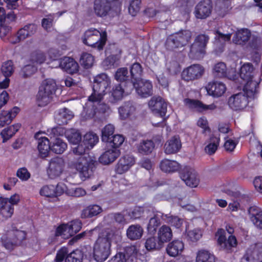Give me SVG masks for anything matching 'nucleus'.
I'll list each match as a JSON object with an SVG mask.
<instances>
[{
	"label": "nucleus",
	"instance_id": "nucleus-39",
	"mask_svg": "<svg viewBox=\"0 0 262 262\" xmlns=\"http://www.w3.org/2000/svg\"><path fill=\"white\" fill-rule=\"evenodd\" d=\"M135 110V107L132 103L127 102L119 108L118 112L121 119L124 120L133 115Z\"/></svg>",
	"mask_w": 262,
	"mask_h": 262
},
{
	"label": "nucleus",
	"instance_id": "nucleus-19",
	"mask_svg": "<svg viewBox=\"0 0 262 262\" xmlns=\"http://www.w3.org/2000/svg\"><path fill=\"white\" fill-rule=\"evenodd\" d=\"M204 72V68L199 64H192L184 69L182 73V78L186 80H193L200 78Z\"/></svg>",
	"mask_w": 262,
	"mask_h": 262
},
{
	"label": "nucleus",
	"instance_id": "nucleus-16",
	"mask_svg": "<svg viewBox=\"0 0 262 262\" xmlns=\"http://www.w3.org/2000/svg\"><path fill=\"white\" fill-rule=\"evenodd\" d=\"M243 261L262 262V243L251 245L244 256Z\"/></svg>",
	"mask_w": 262,
	"mask_h": 262
},
{
	"label": "nucleus",
	"instance_id": "nucleus-55",
	"mask_svg": "<svg viewBox=\"0 0 262 262\" xmlns=\"http://www.w3.org/2000/svg\"><path fill=\"white\" fill-rule=\"evenodd\" d=\"M115 127L112 124L106 125L102 130L101 139L103 142H108L114 133Z\"/></svg>",
	"mask_w": 262,
	"mask_h": 262
},
{
	"label": "nucleus",
	"instance_id": "nucleus-12",
	"mask_svg": "<svg viewBox=\"0 0 262 262\" xmlns=\"http://www.w3.org/2000/svg\"><path fill=\"white\" fill-rule=\"evenodd\" d=\"M215 237L217 244L223 250L229 251L237 246V242L235 236L231 235L227 239L225 230L223 229H218L215 234Z\"/></svg>",
	"mask_w": 262,
	"mask_h": 262
},
{
	"label": "nucleus",
	"instance_id": "nucleus-50",
	"mask_svg": "<svg viewBox=\"0 0 262 262\" xmlns=\"http://www.w3.org/2000/svg\"><path fill=\"white\" fill-rule=\"evenodd\" d=\"M2 202L0 199V215L5 219L11 217L14 212V207L7 203L4 204Z\"/></svg>",
	"mask_w": 262,
	"mask_h": 262
},
{
	"label": "nucleus",
	"instance_id": "nucleus-6",
	"mask_svg": "<svg viewBox=\"0 0 262 262\" xmlns=\"http://www.w3.org/2000/svg\"><path fill=\"white\" fill-rule=\"evenodd\" d=\"M106 32H100L96 29L91 28L87 30L82 37L83 43L98 50H102L106 41Z\"/></svg>",
	"mask_w": 262,
	"mask_h": 262
},
{
	"label": "nucleus",
	"instance_id": "nucleus-51",
	"mask_svg": "<svg viewBox=\"0 0 262 262\" xmlns=\"http://www.w3.org/2000/svg\"><path fill=\"white\" fill-rule=\"evenodd\" d=\"M80 62L84 68H90L93 65L94 62V57L90 53H83L81 56Z\"/></svg>",
	"mask_w": 262,
	"mask_h": 262
},
{
	"label": "nucleus",
	"instance_id": "nucleus-29",
	"mask_svg": "<svg viewBox=\"0 0 262 262\" xmlns=\"http://www.w3.org/2000/svg\"><path fill=\"white\" fill-rule=\"evenodd\" d=\"M251 36L250 31L247 29H242L236 31L232 38L234 43L241 46L245 45Z\"/></svg>",
	"mask_w": 262,
	"mask_h": 262
},
{
	"label": "nucleus",
	"instance_id": "nucleus-9",
	"mask_svg": "<svg viewBox=\"0 0 262 262\" xmlns=\"http://www.w3.org/2000/svg\"><path fill=\"white\" fill-rule=\"evenodd\" d=\"M192 32L189 30H181L168 37L166 45L169 49L183 47L190 40Z\"/></svg>",
	"mask_w": 262,
	"mask_h": 262
},
{
	"label": "nucleus",
	"instance_id": "nucleus-62",
	"mask_svg": "<svg viewBox=\"0 0 262 262\" xmlns=\"http://www.w3.org/2000/svg\"><path fill=\"white\" fill-rule=\"evenodd\" d=\"M31 60L33 63L41 64L44 62L47 61V59L45 53L40 51H38L32 54Z\"/></svg>",
	"mask_w": 262,
	"mask_h": 262
},
{
	"label": "nucleus",
	"instance_id": "nucleus-14",
	"mask_svg": "<svg viewBox=\"0 0 262 262\" xmlns=\"http://www.w3.org/2000/svg\"><path fill=\"white\" fill-rule=\"evenodd\" d=\"M66 188V185L61 183L55 186L51 184L45 185L40 188L39 194L45 198H56L63 194Z\"/></svg>",
	"mask_w": 262,
	"mask_h": 262
},
{
	"label": "nucleus",
	"instance_id": "nucleus-57",
	"mask_svg": "<svg viewBox=\"0 0 262 262\" xmlns=\"http://www.w3.org/2000/svg\"><path fill=\"white\" fill-rule=\"evenodd\" d=\"M127 256L128 257V259H130L132 261L137 260L138 259H140L141 254L139 253L138 250L135 246H131L127 248L126 250ZM137 262V261H136Z\"/></svg>",
	"mask_w": 262,
	"mask_h": 262
},
{
	"label": "nucleus",
	"instance_id": "nucleus-49",
	"mask_svg": "<svg viewBox=\"0 0 262 262\" xmlns=\"http://www.w3.org/2000/svg\"><path fill=\"white\" fill-rule=\"evenodd\" d=\"M55 235L61 236L63 238H69L73 235V232H72L68 223L58 226L56 229Z\"/></svg>",
	"mask_w": 262,
	"mask_h": 262
},
{
	"label": "nucleus",
	"instance_id": "nucleus-43",
	"mask_svg": "<svg viewBox=\"0 0 262 262\" xmlns=\"http://www.w3.org/2000/svg\"><path fill=\"white\" fill-rule=\"evenodd\" d=\"M14 235L15 236L16 239H13V243L5 241V237H3L2 239L3 241V244L6 249L8 250L12 249L14 246L20 244L21 241L24 240L26 237V233L23 231H16L14 233Z\"/></svg>",
	"mask_w": 262,
	"mask_h": 262
},
{
	"label": "nucleus",
	"instance_id": "nucleus-2",
	"mask_svg": "<svg viewBox=\"0 0 262 262\" xmlns=\"http://www.w3.org/2000/svg\"><path fill=\"white\" fill-rule=\"evenodd\" d=\"M121 235L114 229L106 228L98 235L93 248V257L97 261H105L111 254V247L112 242L120 240Z\"/></svg>",
	"mask_w": 262,
	"mask_h": 262
},
{
	"label": "nucleus",
	"instance_id": "nucleus-45",
	"mask_svg": "<svg viewBox=\"0 0 262 262\" xmlns=\"http://www.w3.org/2000/svg\"><path fill=\"white\" fill-rule=\"evenodd\" d=\"M196 262H215V257L209 251L202 249L197 253Z\"/></svg>",
	"mask_w": 262,
	"mask_h": 262
},
{
	"label": "nucleus",
	"instance_id": "nucleus-61",
	"mask_svg": "<svg viewBox=\"0 0 262 262\" xmlns=\"http://www.w3.org/2000/svg\"><path fill=\"white\" fill-rule=\"evenodd\" d=\"M164 216L166 222L177 228H180L183 224V220L178 216H168L167 214H165Z\"/></svg>",
	"mask_w": 262,
	"mask_h": 262
},
{
	"label": "nucleus",
	"instance_id": "nucleus-18",
	"mask_svg": "<svg viewBox=\"0 0 262 262\" xmlns=\"http://www.w3.org/2000/svg\"><path fill=\"white\" fill-rule=\"evenodd\" d=\"M150 110L155 114H159L164 117L167 112V104L161 97H153L148 102Z\"/></svg>",
	"mask_w": 262,
	"mask_h": 262
},
{
	"label": "nucleus",
	"instance_id": "nucleus-34",
	"mask_svg": "<svg viewBox=\"0 0 262 262\" xmlns=\"http://www.w3.org/2000/svg\"><path fill=\"white\" fill-rule=\"evenodd\" d=\"M160 167L164 172L172 173L178 171L180 165L176 161L164 159L161 161Z\"/></svg>",
	"mask_w": 262,
	"mask_h": 262
},
{
	"label": "nucleus",
	"instance_id": "nucleus-21",
	"mask_svg": "<svg viewBox=\"0 0 262 262\" xmlns=\"http://www.w3.org/2000/svg\"><path fill=\"white\" fill-rule=\"evenodd\" d=\"M212 10V5L210 0H203L196 6L194 12L197 18L205 19L210 15Z\"/></svg>",
	"mask_w": 262,
	"mask_h": 262
},
{
	"label": "nucleus",
	"instance_id": "nucleus-33",
	"mask_svg": "<svg viewBox=\"0 0 262 262\" xmlns=\"http://www.w3.org/2000/svg\"><path fill=\"white\" fill-rule=\"evenodd\" d=\"M73 113L68 108H63L57 111L55 114V119L57 124L63 125L67 124L68 121L73 118Z\"/></svg>",
	"mask_w": 262,
	"mask_h": 262
},
{
	"label": "nucleus",
	"instance_id": "nucleus-64",
	"mask_svg": "<svg viewBox=\"0 0 262 262\" xmlns=\"http://www.w3.org/2000/svg\"><path fill=\"white\" fill-rule=\"evenodd\" d=\"M82 255L79 251H73L68 255L65 262H81Z\"/></svg>",
	"mask_w": 262,
	"mask_h": 262
},
{
	"label": "nucleus",
	"instance_id": "nucleus-38",
	"mask_svg": "<svg viewBox=\"0 0 262 262\" xmlns=\"http://www.w3.org/2000/svg\"><path fill=\"white\" fill-rule=\"evenodd\" d=\"M143 233L142 227L138 225H132L129 226L126 230V235L131 240L140 239Z\"/></svg>",
	"mask_w": 262,
	"mask_h": 262
},
{
	"label": "nucleus",
	"instance_id": "nucleus-10",
	"mask_svg": "<svg viewBox=\"0 0 262 262\" xmlns=\"http://www.w3.org/2000/svg\"><path fill=\"white\" fill-rule=\"evenodd\" d=\"M101 101L98 103L94 102H90L88 99L81 113L82 117L86 120L93 118L97 113L103 114L110 112V107L105 103H101Z\"/></svg>",
	"mask_w": 262,
	"mask_h": 262
},
{
	"label": "nucleus",
	"instance_id": "nucleus-41",
	"mask_svg": "<svg viewBox=\"0 0 262 262\" xmlns=\"http://www.w3.org/2000/svg\"><path fill=\"white\" fill-rule=\"evenodd\" d=\"M164 215L162 212H158L154 215V217L149 220L147 226V230L149 232H154L156 231L157 227L160 225L161 219L165 221Z\"/></svg>",
	"mask_w": 262,
	"mask_h": 262
},
{
	"label": "nucleus",
	"instance_id": "nucleus-25",
	"mask_svg": "<svg viewBox=\"0 0 262 262\" xmlns=\"http://www.w3.org/2000/svg\"><path fill=\"white\" fill-rule=\"evenodd\" d=\"M58 63L62 70L70 74L77 73L79 71L78 63L72 58L65 57Z\"/></svg>",
	"mask_w": 262,
	"mask_h": 262
},
{
	"label": "nucleus",
	"instance_id": "nucleus-31",
	"mask_svg": "<svg viewBox=\"0 0 262 262\" xmlns=\"http://www.w3.org/2000/svg\"><path fill=\"white\" fill-rule=\"evenodd\" d=\"M155 148V144L151 140H142L136 144V149L139 154L148 155Z\"/></svg>",
	"mask_w": 262,
	"mask_h": 262
},
{
	"label": "nucleus",
	"instance_id": "nucleus-56",
	"mask_svg": "<svg viewBox=\"0 0 262 262\" xmlns=\"http://www.w3.org/2000/svg\"><path fill=\"white\" fill-rule=\"evenodd\" d=\"M231 33L223 34L219 31H216L215 36V44L216 46L224 45L226 41L230 40Z\"/></svg>",
	"mask_w": 262,
	"mask_h": 262
},
{
	"label": "nucleus",
	"instance_id": "nucleus-5",
	"mask_svg": "<svg viewBox=\"0 0 262 262\" xmlns=\"http://www.w3.org/2000/svg\"><path fill=\"white\" fill-rule=\"evenodd\" d=\"M56 87V83L52 79H47L42 82L36 96V100L39 106H45L51 102Z\"/></svg>",
	"mask_w": 262,
	"mask_h": 262
},
{
	"label": "nucleus",
	"instance_id": "nucleus-28",
	"mask_svg": "<svg viewBox=\"0 0 262 262\" xmlns=\"http://www.w3.org/2000/svg\"><path fill=\"white\" fill-rule=\"evenodd\" d=\"M130 91V88L129 89L127 87L125 88H123L122 84L114 85L110 92L112 98L111 100L112 102L115 103L121 100L124 96L128 94Z\"/></svg>",
	"mask_w": 262,
	"mask_h": 262
},
{
	"label": "nucleus",
	"instance_id": "nucleus-35",
	"mask_svg": "<svg viewBox=\"0 0 262 262\" xmlns=\"http://www.w3.org/2000/svg\"><path fill=\"white\" fill-rule=\"evenodd\" d=\"M37 144V149L40 157L41 158L48 157L51 148L49 139L45 137H41L38 139Z\"/></svg>",
	"mask_w": 262,
	"mask_h": 262
},
{
	"label": "nucleus",
	"instance_id": "nucleus-32",
	"mask_svg": "<svg viewBox=\"0 0 262 262\" xmlns=\"http://www.w3.org/2000/svg\"><path fill=\"white\" fill-rule=\"evenodd\" d=\"M19 112V108L16 106L14 107L10 111H2L0 114V127L10 123Z\"/></svg>",
	"mask_w": 262,
	"mask_h": 262
},
{
	"label": "nucleus",
	"instance_id": "nucleus-3",
	"mask_svg": "<svg viewBox=\"0 0 262 262\" xmlns=\"http://www.w3.org/2000/svg\"><path fill=\"white\" fill-rule=\"evenodd\" d=\"M245 85L242 92L232 95L228 99V105L234 111H242L245 108L249 101L253 99L257 93V82L253 83L252 87L250 85Z\"/></svg>",
	"mask_w": 262,
	"mask_h": 262
},
{
	"label": "nucleus",
	"instance_id": "nucleus-44",
	"mask_svg": "<svg viewBox=\"0 0 262 262\" xmlns=\"http://www.w3.org/2000/svg\"><path fill=\"white\" fill-rule=\"evenodd\" d=\"M130 81L128 82L130 84L133 83V81H138L141 79V76L142 73V68L141 64L139 63H134L132 65L130 68Z\"/></svg>",
	"mask_w": 262,
	"mask_h": 262
},
{
	"label": "nucleus",
	"instance_id": "nucleus-54",
	"mask_svg": "<svg viewBox=\"0 0 262 262\" xmlns=\"http://www.w3.org/2000/svg\"><path fill=\"white\" fill-rule=\"evenodd\" d=\"M213 73L216 77H224L227 76V67L224 62L216 63L213 68Z\"/></svg>",
	"mask_w": 262,
	"mask_h": 262
},
{
	"label": "nucleus",
	"instance_id": "nucleus-8",
	"mask_svg": "<svg viewBox=\"0 0 262 262\" xmlns=\"http://www.w3.org/2000/svg\"><path fill=\"white\" fill-rule=\"evenodd\" d=\"M209 39V37L205 34L198 35L190 46L188 53L189 57L194 59L202 58L206 54V46Z\"/></svg>",
	"mask_w": 262,
	"mask_h": 262
},
{
	"label": "nucleus",
	"instance_id": "nucleus-1",
	"mask_svg": "<svg viewBox=\"0 0 262 262\" xmlns=\"http://www.w3.org/2000/svg\"><path fill=\"white\" fill-rule=\"evenodd\" d=\"M87 149L89 148L83 144V142L73 147V152L79 156L74 157L68 163L69 168L75 169L82 181L91 178L95 167V161L90 156L83 154Z\"/></svg>",
	"mask_w": 262,
	"mask_h": 262
},
{
	"label": "nucleus",
	"instance_id": "nucleus-30",
	"mask_svg": "<svg viewBox=\"0 0 262 262\" xmlns=\"http://www.w3.org/2000/svg\"><path fill=\"white\" fill-rule=\"evenodd\" d=\"M184 248V245L182 241L174 240L169 243L166 248L167 254L172 257L178 256L182 253Z\"/></svg>",
	"mask_w": 262,
	"mask_h": 262
},
{
	"label": "nucleus",
	"instance_id": "nucleus-23",
	"mask_svg": "<svg viewBox=\"0 0 262 262\" xmlns=\"http://www.w3.org/2000/svg\"><path fill=\"white\" fill-rule=\"evenodd\" d=\"M107 146L105 151L99 158V162L104 164L107 165L114 162L120 154V150L116 148Z\"/></svg>",
	"mask_w": 262,
	"mask_h": 262
},
{
	"label": "nucleus",
	"instance_id": "nucleus-4",
	"mask_svg": "<svg viewBox=\"0 0 262 262\" xmlns=\"http://www.w3.org/2000/svg\"><path fill=\"white\" fill-rule=\"evenodd\" d=\"M111 83L110 78L106 74L101 73L97 75L94 80L93 92L89 97L90 102L98 103L102 101Z\"/></svg>",
	"mask_w": 262,
	"mask_h": 262
},
{
	"label": "nucleus",
	"instance_id": "nucleus-42",
	"mask_svg": "<svg viewBox=\"0 0 262 262\" xmlns=\"http://www.w3.org/2000/svg\"><path fill=\"white\" fill-rule=\"evenodd\" d=\"M102 211V208L97 205H91L84 209L81 213L83 218H91L96 216Z\"/></svg>",
	"mask_w": 262,
	"mask_h": 262
},
{
	"label": "nucleus",
	"instance_id": "nucleus-15",
	"mask_svg": "<svg viewBox=\"0 0 262 262\" xmlns=\"http://www.w3.org/2000/svg\"><path fill=\"white\" fill-rule=\"evenodd\" d=\"M134 88L137 93L142 97L146 98L152 94V84L149 80L140 79L138 81H133L130 84V90Z\"/></svg>",
	"mask_w": 262,
	"mask_h": 262
},
{
	"label": "nucleus",
	"instance_id": "nucleus-37",
	"mask_svg": "<svg viewBox=\"0 0 262 262\" xmlns=\"http://www.w3.org/2000/svg\"><path fill=\"white\" fill-rule=\"evenodd\" d=\"M220 135L213 134L210 138L209 143L205 146V151L209 155L214 154L216 151L220 144Z\"/></svg>",
	"mask_w": 262,
	"mask_h": 262
},
{
	"label": "nucleus",
	"instance_id": "nucleus-47",
	"mask_svg": "<svg viewBox=\"0 0 262 262\" xmlns=\"http://www.w3.org/2000/svg\"><path fill=\"white\" fill-rule=\"evenodd\" d=\"M51 150L56 154L63 153L67 148V144L62 140L56 138L51 146Z\"/></svg>",
	"mask_w": 262,
	"mask_h": 262
},
{
	"label": "nucleus",
	"instance_id": "nucleus-48",
	"mask_svg": "<svg viewBox=\"0 0 262 262\" xmlns=\"http://www.w3.org/2000/svg\"><path fill=\"white\" fill-rule=\"evenodd\" d=\"M99 138L98 136L93 133L89 132L86 133L83 137V143L86 145L88 148H92L98 142Z\"/></svg>",
	"mask_w": 262,
	"mask_h": 262
},
{
	"label": "nucleus",
	"instance_id": "nucleus-40",
	"mask_svg": "<svg viewBox=\"0 0 262 262\" xmlns=\"http://www.w3.org/2000/svg\"><path fill=\"white\" fill-rule=\"evenodd\" d=\"M21 125L19 123L15 124L3 129L1 133L3 138V142H6L19 130Z\"/></svg>",
	"mask_w": 262,
	"mask_h": 262
},
{
	"label": "nucleus",
	"instance_id": "nucleus-52",
	"mask_svg": "<svg viewBox=\"0 0 262 262\" xmlns=\"http://www.w3.org/2000/svg\"><path fill=\"white\" fill-rule=\"evenodd\" d=\"M124 141V138L121 135H115L112 137V138L107 142L106 146H110L112 148H116L118 149L123 143Z\"/></svg>",
	"mask_w": 262,
	"mask_h": 262
},
{
	"label": "nucleus",
	"instance_id": "nucleus-58",
	"mask_svg": "<svg viewBox=\"0 0 262 262\" xmlns=\"http://www.w3.org/2000/svg\"><path fill=\"white\" fill-rule=\"evenodd\" d=\"M115 79L117 81H126L127 83L130 84L128 81H130L129 80V76L128 75L127 69L125 68H121L117 71L115 74Z\"/></svg>",
	"mask_w": 262,
	"mask_h": 262
},
{
	"label": "nucleus",
	"instance_id": "nucleus-60",
	"mask_svg": "<svg viewBox=\"0 0 262 262\" xmlns=\"http://www.w3.org/2000/svg\"><path fill=\"white\" fill-rule=\"evenodd\" d=\"M0 199L3 201L2 203L5 204L7 203V204H9V205L13 207L18 204L20 201V196L18 193H14L11 195L10 198H1Z\"/></svg>",
	"mask_w": 262,
	"mask_h": 262
},
{
	"label": "nucleus",
	"instance_id": "nucleus-46",
	"mask_svg": "<svg viewBox=\"0 0 262 262\" xmlns=\"http://www.w3.org/2000/svg\"><path fill=\"white\" fill-rule=\"evenodd\" d=\"M202 234L203 232L200 228H194L193 229L186 228L185 236L188 241L196 242L202 237Z\"/></svg>",
	"mask_w": 262,
	"mask_h": 262
},
{
	"label": "nucleus",
	"instance_id": "nucleus-17",
	"mask_svg": "<svg viewBox=\"0 0 262 262\" xmlns=\"http://www.w3.org/2000/svg\"><path fill=\"white\" fill-rule=\"evenodd\" d=\"M180 176L182 180L189 187H195L199 183L198 175L192 167H185L182 170Z\"/></svg>",
	"mask_w": 262,
	"mask_h": 262
},
{
	"label": "nucleus",
	"instance_id": "nucleus-63",
	"mask_svg": "<svg viewBox=\"0 0 262 262\" xmlns=\"http://www.w3.org/2000/svg\"><path fill=\"white\" fill-rule=\"evenodd\" d=\"M141 0H130L128 12L132 16H135L140 10Z\"/></svg>",
	"mask_w": 262,
	"mask_h": 262
},
{
	"label": "nucleus",
	"instance_id": "nucleus-22",
	"mask_svg": "<svg viewBox=\"0 0 262 262\" xmlns=\"http://www.w3.org/2000/svg\"><path fill=\"white\" fill-rule=\"evenodd\" d=\"M207 93L214 97L222 96L226 91L225 84L220 81H211L205 87Z\"/></svg>",
	"mask_w": 262,
	"mask_h": 262
},
{
	"label": "nucleus",
	"instance_id": "nucleus-53",
	"mask_svg": "<svg viewBox=\"0 0 262 262\" xmlns=\"http://www.w3.org/2000/svg\"><path fill=\"white\" fill-rule=\"evenodd\" d=\"M64 192L68 195L74 197L83 196L86 194L85 190L80 187H69L66 186Z\"/></svg>",
	"mask_w": 262,
	"mask_h": 262
},
{
	"label": "nucleus",
	"instance_id": "nucleus-26",
	"mask_svg": "<svg viewBox=\"0 0 262 262\" xmlns=\"http://www.w3.org/2000/svg\"><path fill=\"white\" fill-rule=\"evenodd\" d=\"M184 102L189 107L195 109L199 112L213 111L216 108V105L214 103L206 105L199 100L188 98L185 99Z\"/></svg>",
	"mask_w": 262,
	"mask_h": 262
},
{
	"label": "nucleus",
	"instance_id": "nucleus-59",
	"mask_svg": "<svg viewBox=\"0 0 262 262\" xmlns=\"http://www.w3.org/2000/svg\"><path fill=\"white\" fill-rule=\"evenodd\" d=\"M1 70L5 77V78H8L11 76L14 72V68L13 62L11 60L5 62L1 68Z\"/></svg>",
	"mask_w": 262,
	"mask_h": 262
},
{
	"label": "nucleus",
	"instance_id": "nucleus-20",
	"mask_svg": "<svg viewBox=\"0 0 262 262\" xmlns=\"http://www.w3.org/2000/svg\"><path fill=\"white\" fill-rule=\"evenodd\" d=\"M36 30L37 27L34 24H31L26 25L18 31L16 36L10 37L9 41L13 44L16 43L33 35L36 32Z\"/></svg>",
	"mask_w": 262,
	"mask_h": 262
},
{
	"label": "nucleus",
	"instance_id": "nucleus-36",
	"mask_svg": "<svg viewBox=\"0 0 262 262\" xmlns=\"http://www.w3.org/2000/svg\"><path fill=\"white\" fill-rule=\"evenodd\" d=\"M172 237V232L171 228L167 226L163 225L158 232L159 245H162V244L169 241Z\"/></svg>",
	"mask_w": 262,
	"mask_h": 262
},
{
	"label": "nucleus",
	"instance_id": "nucleus-7",
	"mask_svg": "<svg viewBox=\"0 0 262 262\" xmlns=\"http://www.w3.org/2000/svg\"><path fill=\"white\" fill-rule=\"evenodd\" d=\"M121 3L119 0H94L93 10L95 15L103 17L110 14L112 11L120 9Z\"/></svg>",
	"mask_w": 262,
	"mask_h": 262
},
{
	"label": "nucleus",
	"instance_id": "nucleus-27",
	"mask_svg": "<svg viewBox=\"0 0 262 262\" xmlns=\"http://www.w3.org/2000/svg\"><path fill=\"white\" fill-rule=\"evenodd\" d=\"M248 214L250 221L258 228L262 229V209L256 206L249 207Z\"/></svg>",
	"mask_w": 262,
	"mask_h": 262
},
{
	"label": "nucleus",
	"instance_id": "nucleus-24",
	"mask_svg": "<svg viewBox=\"0 0 262 262\" xmlns=\"http://www.w3.org/2000/svg\"><path fill=\"white\" fill-rule=\"evenodd\" d=\"M182 147V143L179 136H174L167 140L164 146V152L166 155L177 153Z\"/></svg>",
	"mask_w": 262,
	"mask_h": 262
},
{
	"label": "nucleus",
	"instance_id": "nucleus-13",
	"mask_svg": "<svg viewBox=\"0 0 262 262\" xmlns=\"http://www.w3.org/2000/svg\"><path fill=\"white\" fill-rule=\"evenodd\" d=\"M65 166L64 160L59 157L52 159L49 163L47 173L49 178L54 179L63 172Z\"/></svg>",
	"mask_w": 262,
	"mask_h": 262
},
{
	"label": "nucleus",
	"instance_id": "nucleus-11",
	"mask_svg": "<svg viewBox=\"0 0 262 262\" xmlns=\"http://www.w3.org/2000/svg\"><path fill=\"white\" fill-rule=\"evenodd\" d=\"M47 132L51 138L62 135L64 133L68 141L74 145H76L81 140L80 133L75 129H70L64 132L62 127H56L49 129Z\"/></svg>",
	"mask_w": 262,
	"mask_h": 262
}]
</instances>
